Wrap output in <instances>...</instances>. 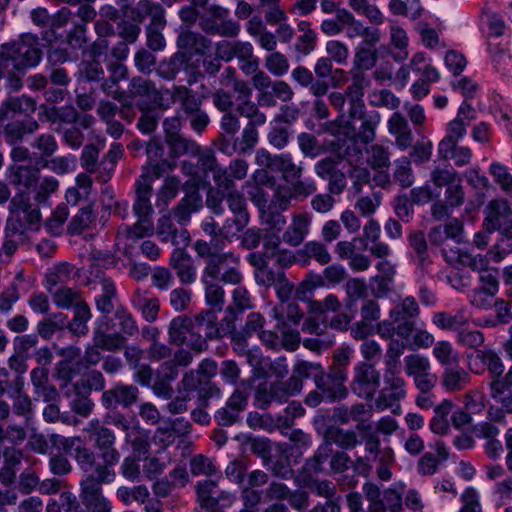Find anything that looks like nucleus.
<instances>
[{
	"label": "nucleus",
	"instance_id": "f257e3e1",
	"mask_svg": "<svg viewBox=\"0 0 512 512\" xmlns=\"http://www.w3.org/2000/svg\"><path fill=\"white\" fill-rule=\"evenodd\" d=\"M83 432L87 434L88 439L99 450L101 462L98 463L94 471H98L99 476L106 480L116 478L114 466L120 460V453L115 448L116 436L114 432L98 419L90 420L83 428Z\"/></svg>",
	"mask_w": 512,
	"mask_h": 512
},
{
	"label": "nucleus",
	"instance_id": "f03ea898",
	"mask_svg": "<svg viewBox=\"0 0 512 512\" xmlns=\"http://www.w3.org/2000/svg\"><path fill=\"white\" fill-rule=\"evenodd\" d=\"M39 38L32 33H23L18 39L0 46V59L12 65L19 73L36 67L42 58Z\"/></svg>",
	"mask_w": 512,
	"mask_h": 512
},
{
	"label": "nucleus",
	"instance_id": "7ed1b4c3",
	"mask_svg": "<svg viewBox=\"0 0 512 512\" xmlns=\"http://www.w3.org/2000/svg\"><path fill=\"white\" fill-rule=\"evenodd\" d=\"M240 263V256L233 252L218 253L206 260L201 275L224 284L238 285L243 279Z\"/></svg>",
	"mask_w": 512,
	"mask_h": 512
},
{
	"label": "nucleus",
	"instance_id": "20e7f679",
	"mask_svg": "<svg viewBox=\"0 0 512 512\" xmlns=\"http://www.w3.org/2000/svg\"><path fill=\"white\" fill-rule=\"evenodd\" d=\"M166 161L149 164L143 167L142 174L138 177L135 183L136 198L133 204V211L137 217H151L153 214V207L151 203L152 183L160 178L164 172L163 167Z\"/></svg>",
	"mask_w": 512,
	"mask_h": 512
},
{
	"label": "nucleus",
	"instance_id": "39448f33",
	"mask_svg": "<svg viewBox=\"0 0 512 512\" xmlns=\"http://www.w3.org/2000/svg\"><path fill=\"white\" fill-rule=\"evenodd\" d=\"M384 387L379 391L374 400V408L377 411L392 409L394 414L400 413V401L406 395V381L400 375V370H384Z\"/></svg>",
	"mask_w": 512,
	"mask_h": 512
},
{
	"label": "nucleus",
	"instance_id": "423d86ee",
	"mask_svg": "<svg viewBox=\"0 0 512 512\" xmlns=\"http://www.w3.org/2000/svg\"><path fill=\"white\" fill-rule=\"evenodd\" d=\"M115 480L103 479L98 471L85 475L80 482V499L85 512H111L110 502L102 494V485Z\"/></svg>",
	"mask_w": 512,
	"mask_h": 512
},
{
	"label": "nucleus",
	"instance_id": "0eeeda50",
	"mask_svg": "<svg viewBox=\"0 0 512 512\" xmlns=\"http://www.w3.org/2000/svg\"><path fill=\"white\" fill-rule=\"evenodd\" d=\"M381 374L373 364L359 362L354 366L351 391L361 399L371 400L380 387Z\"/></svg>",
	"mask_w": 512,
	"mask_h": 512
},
{
	"label": "nucleus",
	"instance_id": "6e6552de",
	"mask_svg": "<svg viewBox=\"0 0 512 512\" xmlns=\"http://www.w3.org/2000/svg\"><path fill=\"white\" fill-rule=\"evenodd\" d=\"M404 369L420 392H429L435 387L437 376L431 372V363L427 357L420 354L405 356Z\"/></svg>",
	"mask_w": 512,
	"mask_h": 512
},
{
	"label": "nucleus",
	"instance_id": "1a4fd4ad",
	"mask_svg": "<svg viewBox=\"0 0 512 512\" xmlns=\"http://www.w3.org/2000/svg\"><path fill=\"white\" fill-rule=\"evenodd\" d=\"M346 380L347 371L342 368L331 369L330 372L322 371L315 375V386L326 400L334 402L347 397Z\"/></svg>",
	"mask_w": 512,
	"mask_h": 512
},
{
	"label": "nucleus",
	"instance_id": "9d476101",
	"mask_svg": "<svg viewBox=\"0 0 512 512\" xmlns=\"http://www.w3.org/2000/svg\"><path fill=\"white\" fill-rule=\"evenodd\" d=\"M486 217L484 227L488 232L501 231L508 238H512V209L503 199L492 200L485 208Z\"/></svg>",
	"mask_w": 512,
	"mask_h": 512
},
{
	"label": "nucleus",
	"instance_id": "9b49d317",
	"mask_svg": "<svg viewBox=\"0 0 512 512\" xmlns=\"http://www.w3.org/2000/svg\"><path fill=\"white\" fill-rule=\"evenodd\" d=\"M10 210L15 217L8 221H19L21 233H24L25 229L36 230L39 228L41 219L39 208L29 203L28 197L24 194L16 195L11 200Z\"/></svg>",
	"mask_w": 512,
	"mask_h": 512
},
{
	"label": "nucleus",
	"instance_id": "f8f14e48",
	"mask_svg": "<svg viewBox=\"0 0 512 512\" xmlns=\"http://www.w3.org/2000/svg\"><path fill=\"white\" fill-rule=\"evenodd\" d=\"M138 397L139 389L135 385L118 382L103 392L101 404L107 409L128 408L137 402Z\"/></svg>",
	"mask_w": 512,
	"mask_h": 512
},
{
	"label": "nucleus",
	"instance_id": "ddd939ff",
	"mask_svg": "<svg viewBox=\"0 0 512 512\" xmlns=\"http://www.w3.org/2000/svg\"><path fill=\"white\" fill-rule=\"evenodd\" d=\"M372 416V408L364 403H356L351 407L340 405L333 408L332 419L341 425H346L351 421L357 423V429L363 431L370 428L364 422Z\"/></svg>",
	"mask_w": 512,
	"mask_h": 512
},
{
	"label": "nucleus",
	"instance_id": "4468645a",
	"mask_svg": "<svg viewBox=\"0 0 512 512\" xmlns=\"http://www.w3.org/2000/svg\"><path fill=\"white\" fill-rule=\"evenodd\" d=\"M155 232L162 242H171L175 246L185 247L190 241V234L187 229L177 228L170 212L158 219Z\"/></svg>",
	"mask_w": 512,
	"mask_h": 512
},
{
	"label": "nucleus",
	"instance_id": "2eb2a0df",
	"mask_svg": "<svg viewBox=\"0 0 512 512\" xmlns=\"http://www.w3.org/2000/svg\"><path fill=\"white\" fill-rule=\"evenodd\" d=\"M217 320L218 317L214 310H203L193 319L195 327L209 340L221 338L235 330L232 322H228L226 327H222L218 326Z\"/></svg>",
	"mask_w": 512,
	"mask_h": 512
},
{
	"label": "nucleus",
	"instance_id": "dca6fc26",
	"mask_svg": "<svg viewBox=\"0 0 512 512\" xmlns=\"http://www.w3.org/2000/svg\"><path fill=\"white\" fill-rule=\"evenodd\" d=\"M224 189L226 192L223 193V199L234 216L232 223L235 225L237 231H242L249 222L245 197L241 192L235 189L234 184L231 188Z\"/></svg>",
	"mask_w": 512,
	"mask_h": 512
},
{
	"label": "nucleus",
	"instance_id": "f3484780",
	"mask_svg": "<svg viewBox=\"0 0 512 512\" xmlns=\"http://www.w3.org/2000/svg\"><path fill=\"white\" fill-rule=\"evenodd\" d=\"M197 500L201 508H215L221 500L231 501L233 496L219 489L216 480L206 479L196 484Z\"/></svg>",
	"mask_w": 512,
	"mask_h": 512
},
{
	"label": "nucleus",
	"instance_id": "a211bd4d",
	"mask_svg": "<svg viewBox=\"0 0 512 512\" xmlns=\"http://www.w3.org/2000/svg\"><path fill=\"white\" fill-rule=\"evenodd\" d=\"M170 266L175 271L180 283L190 285L196 281L197 269L194 260L183 249L173 250L170 257Z\"/></svg>",
	"mask_w": 512,
	"mask_h": 512
},
{
	"label": "nucleus",
	"instance_id": "6ab92c4d",
	"mask_svg": "<svg viewBox=\"0 0 512 512\" xmlns=\"http://www.w3.org/2000/svg\"><path fill=\"white\" fill-rule=\"evenodd\" d=\"M203 206L202 197L197 189L190 191L169 211L180 226H186L193 213L198 212Z\"/></svg>",
	"mask_w": 512,
	"mask_h": 512
},
{
	"label": "nucleus",
	"instance_id": "aec40b11",
	"mask_svg": "<svg viewBox=\"0 0 512 512\" xmlns=\"http://www.w3.org/2000/svg\"><path fill=\"white\" fill-rule=\"evenodd\" d=\"M388 131L395 137V145L406 150L413 143L414 137L407 119L399 112H394L388 120Z\"/></svg>",
	"mask_w": 512,
	"mask_h": 512
},
{
	"label": "nucleus",
	"instance_id": "412c9836",
	"mask_svg": "<svg viewBox=\"0 0 512 512\" xmlns=\"http://www.w3.org/2000/svg\"><path fill=\"white\" fill-rule=\"evenodd\" d=\"M470 368L475 373L479 370H474L473 365H478V362L486 366L492 380L502 376L504 372V364L499 355L492 349H477L474 355L470 356Z\"/></svg>",
	"mask_w": 512,
	"mask_h": 512
},
{
	"label": "nucleus",
	"instance_id": "4be33fe9",
	"mask_svg": "<svg viewBox=\"0 0 512 512\" xmlns=\"http://www.w3.org/2000/svg\"><path fill=\"white\" fill-rule=\"evenodd\" d=\"M13 392L10 395L12 400L11 414L28 418L33 411L31 398L24 392V377L16 376L12 382Z\"/></svg>",
	"mask_w": 512,
	"mask_h": 512
},
{
	"label": "nucleus",
	"instance_id": "5701e85b",
	"mask_svg": "<svg viewBox=\"0 0 512 512\" xmlns=\"http://www.w3.org/2000/svg\"><path fill=\"white\" fill-rule=\"evenodd\" d=\"M432 323L441 330L455 331L457 334L469 324V316L465 309L454 312H437L432 317Z\"/></svg>",
	"mask_w": 512,
	"mask_h": 512
},
{
	"label": "nucleus",
	"instance_id": "b1692460",
	"mask_svg": "<svg viewBox=\"0 0 512 512\" xmlns=\"http://www.w3.org/2000/svg\"><path fill=\"white\" fill-rule=\"evenodd\" d=\"M442 254L447 263L451 265L460 264L470 267L472 270L478 271L479 273L487 270L486 267L488 265V260L480 254L473 256L472 254L466 251H461L458 248L456 250L450 249L449 251L443 249Z\"/></svg>",
	"mask_w": 512,
	"mask_h": 512
},
{
	"label": "nucleus",
	"instance_id": "393cba45",
	"mask_svg": "<svg viewBox=\"0 0 512 512\" xmlns=\"http://www.w3.org/2000/svg\"><path fill=\"white\" fill-rule=\"evenodd\" d=\"M198 165L205 173L212 172L213 180L219 188H231L233 186L227 169L217 164L216 158L211 152L201 154L198 158Z\"/></svg>",
	"mask_w": 512,
	"mask_h": 512
},
{
	"label": "nucleus",
	"instance_id": "a878e982",
	"mask_svg": "<svg viewBox=\"0 0 512 512\" xmlns=\"http://www.w3.org/2000/svg\"><path fill=\"white\" fill-rule=\"evenodd\" d=\"M311 218L307 213L296 214L283 234V241L291 246L300 245L309 232Z\"/></svg>",
	"mask_w": 512,
	"mask_h": 512
},
{
	"label": "nucleus",
	"instance_id": "bb28decb",
	"mask_svg": "<svg viewBox=\"0 0 512 512\" xmlns=\"http://www.w3.org/2000/svg\"><path fill=\"white\" fill-rule=\"evenodd\" d=\"M195 323L187 315H178L174 317L168 326V341L172 345L182 347L185 344L186 337L193 330Z\"/></svg>",
	"mask_w": 512,
	"mask_h": 512
},
{
	"label": "nucleus",
	"instance_id": "cd10ccee",
	"mask_svg": "<svg viewBox=\"0 0 512 512\" xmlns=\"http://www.w3.org/2000/svg\"><path fill=\"white\" fill-rule=\"evenodd\" d=\"M257 284L265 287H275L279 292L285 291L289 293L292 286L288 282L284 271L273 270L269 264L260 271L254 272Z\"/></svg>",
	"mask_w": 512,
	"mask_h": 512
},
{
	"label": "nucleus",
	"instance_id": "c85d7f7f",
	"mask_svg": "<svg viewBox=\"0 0 512 512\" xmlns=\"http://www.w3.org/2000/svg\"><path fill=\"white\" fill-rule=\"evenodd\" d=\"M378 25L365 26L362 21L354 19L350 24L344 26L346 37L354 39L362 37V41L368 44H378L381 40L382 33Z\"/></svg>",
	"mask_w": 512,
	"mask_h": 512
},
{
	"label": "nucleus",
	"instance_id": "c756f323",
	"mask_svg": "<svg viewBox=\"0 0 512 512\" xmlns=\"http://www.w3.org/2000/svg\"><path fill=\"white\" fill-rule=\"evenodd\" d=\"M177 45L190 54L202 55L210 48L211 42L197 32L184 30L177 38Z\"/></svg>",
	"mask_w": 512,
	"mask_h": 512
},
{
	"label": "nucleus",
	"instance_id": "7c9ffc66",
	"mask_svg": "<svg viewBox=\"0 0 512 512\" xmlns=\"http://www.w3.org/2000/svg\"><path fill=\"white\" fill-rule=\"evenodd\" d=\"M470 381L469 373L458 364L455 367L446 368L441 377V384L448 392L463 390Z\"/></svg>",
	"mask_w": 512,
	"mask_h": 512
},
{
	"label": "nucleus",
	"instance_id": "2f4dec72",
	"mask_svg": "<svg viewBox=\"0 0 512 512\" xmlns=\"http://www.w3.org/2000/svg\"><path fill=\"white\" fill-rule=\"evenodd\" d=\"M377 44L360 42L355 49L352 70L364 71L372 69L378 60L377 51L374 47Z\"/></svg>",
	"mask_w": 512,
	"mask_h": 512
},
{
	"label": "nucleus",
	"instance_id": "473e14b6",
	"mask_svg": "<svg viewBox=\"0 0 512 512\" xmlns=\"http://www.w3.org/2000/svg\"><path fill=\"white\" fill-rule=\"evenodd\" d=\"M364 442L365 456H359L355 460V469L361 473L371 470L372 463L376 460L380 448V440L375 434L366 435Z\"/></svg>",
	"mask_w": 512,
	"mask_h": 512
},
{
	"label": "nucleus",
	"instance_id": "72a5a7b5",
	"mask_svg": "<svg viewBox=\"0 0 512 512\" xmlns=\"http://www.w3.org/2000/svg\"><path fill=\"white\" fill-rule=\"evenodd\" d=\"M201 283L204 286L205 301L207 305L221 311L225 303V291L220 282L201 275Z\"/></svg>",
	"mask_w": 512,
	"mask_h": 512
},
{
	"label": "nucleus",
	"instance_id": "f704fd0d",
	"mask_svg": "<svg viewBox=\"0 0 512 512\" xmlns=\"http://www.w3.org/2000/svg\"><path fill=\"white\" fill-rule=\"evenodd\" d=\"M453 403L449 400H443L439 405L434 407V416L429 426L433 433L445 435L450 430L449 415L452 411Z\"/></svg>",
	"mask_w": 512,
	"mask_h": 512
},
{
	"label": "nucleus",
	"instance_id": "c9c22d12",
	"mask_svg": "<svg viewBox=\"0 0 512 512\" xmlns=\"http://www.w3.org/2000/svg\"><path fill=\"white\" fill-rule=\"evenodd\" d=\"M419 313L420 308L416 299L413 296H407L391 308L389 317L394 322H400L401 320H414Z\"/></svg>",
	"mask_w": 512,
	"mask_h": 512
},
{
	"label": "nucleus",
	"instance_id": "e433bc0d",
	"mask_svg": "<svg viewBox=\"0 0 512 512\" xmlns=\"http://www.w3.org/2000/svg\"><path fill=\"white\" fill-rule=\"evenodd\" d=\"M392 181L402 188H409L415 181L411 160L402 156L393 162Z\"/></svg>",
	"mask_w": 512,
	"mask_h": 512
},
{
	"label": "nucleus",
	"instance_id": "4c0bfd02",
	"mask_svg": "<svg viewBox=\"0 0 512 512\" xmlns=\"http://www.w3.org/2000/svg\"><path fill=\"white\" fill-rule=\"evenodd\" d=\"M467 123L455 118L447 124V135L439 142L438 151L446 152L450 147H454L465 135Z\"/></svg>",
	"mask_w": 512,
	"mask_h": 512
},
{
	"label": "nucleus",
	"instance_id": "58836bf2",
	"mask_svg": "<svg viewBox=\"0 0 512 512\" xmlns=\"http://www.w3.org/2000/svg\"><path fill=\"white\" fill-rule=\"evenodd\" d=\"M348 5L356 14L366 17L371 25H382L385 22L383 12L368 0H348Z\"/></svg>",
	"mask_w": 512,
	"mask_h": 512
},
{
	"label": "nucleus",
	"instance_id": "ea45409f",
	"mask_svg": "<svg viewBox=\"0 0 512 512\" xmlns=\"http://www.w3.org/2000/svg\"><path fill=\"white\" fill-rule=\"evenodd\" d=\"M494 68L504 76L512 77V55L501 44H489Z\"/></svg>",
	"mask_w": 512,
	"mask_h": 512
},
{
	"label": "nucleus",
	"instance_id": "a19ab883",
	"mask_svg": "<svg viewBox=\"0 0 512 512\" xmlns=\"http://www.w3.org/2000/svg\"><path fill=\"white\" fill-rule=\"evenodd\" d=\"M22 234L19 221H7L5 237L0 249V258L2 262H8L11 256L15 253L18 244L14 240V236Z\"/></svg>",
	"mask_w": 512,
	"mask_h": 512
},
{
	"label": "nucleus",
	"instance_id": "79ce46f5",
	"mask_svg": "<svg viewBox=\"0 0 512 512\" xmlns=\"http://www.w3.org/2000/svg\"><path fill=\"white\" fill-rule=\"evenodd\" d=\"M180 188V180L175 177H167L163 185L157 191L155 206L160 210H165L169 203L178 195Z\"/></svg>",
	"mask_w": 512,
	"mask_h": 512
},
{
	"label": "nucleus",
	"instance_id": "37998d69",
	"mask_svg": "<svg viewBox=\"0 0 512 512\" xmlns=\"http://www.w3.org/2000/svg\"><path fill=\"white\" fill-rule=\"evenodd\" d=\"M388 8L392 15L405 16L412 20L419 19L424 12L421 0H397L388 4Z\"/></svg>",
	"mask_w": 512,
	"mask_h": 512
},
{
	"label": "nucleus",
	"instance_id": "c03bdc74",
	"mask_svg": "<svg viewBox=\"0 0 512 512\" xmlns=\"http://www.w3.org/2000/svg\"><path fill=\"white\" fill-rule=\"evenodd\" d=\"M409 38L407 32L398 25L390 27V45L397 50L393 54V58L397 62H403L408 58Z\"/></svg>",
	"mask_w": 512,
	"mask_h": 512
},
{
	"label": "nucleus",
	"instance_id": "a18cd8bd",
	"mask_svg": "<svg viewBox=\"0 0 512 512\" xmlns=\"http://www.w3.org/2000/svg\"><path fill=\"white\" fill-rule=\"evenodd\" d=\"M73 273V265L69 263H60L50 269L46 274L44 286L50 293H52V289L54 287L69 281Z\"/></svg>",
	"mask_w": 512,
	"mask_h": 512
},
{
	"label": "nucleus",
	"instance_id": "49530a36",
	"mask_svg": "<svg viewBox=\"0 0 512 512\" xmlns=\"http://www.w3.org/2000/svg\"><path fill=\"white\" fill-rule=\"evenodd\" d=\"M101 294L95 299L97 310L108 315L114 309L113 300L116 298V287L112 280L102 279L100 282Z\"/></svg>",
	"mask_w": 512,
	"mask_h": 512
},
{
	"label": "nucleus",
	"instance_id": "de8ad7c7",
	"mask_svg": "<svg viewBox=\"0 0 512 512\" xmlns=\"http://www.w3.org/2000/svg\"><path fill=\"white\" fill-rule=\"evenodd\" d=\"M212 15L219 19L218 28L215 30L216 35L222 37H235L240 32V25L232 19H225L228 10L222 7L214 6L211 8Z\"/></svg>",
	"mask_w": 512,
	"mask_h": 512
},
{
	"label": "nucleus",
	"instance_id": "09e8293b",
	"mask_svg": "<svg viewBox=\"0 0 512 512\" xmlns=\"http://www.w3.org/2000/svg\"><path fill=\"white\" fill-rule=\"evenodd\" d=\"M36 110V102L27 96L14 98L0 107V123L7 117L8 112L29 115Z\"/></svg>",
	"mask_w": 512,
	"mask_h": 512
},
{
	"label": "nucleus",
	"instance_id": "8fccbe9b",
	"mask_svg": "<svg viewBox=\"0 0 512 512\" xmlns=\"http://www.w3.org/2000/svg\"><path fill=\"white\" fill-rule=\"evenodd\" d=\"M39 180V170L30 166H16L13 168L12 183L19 189H30Z\"/></svg>",
	"mask_w": 512,
	"mask_h": 512
},
{
	"label": "nucleus",
	"instance_id": "3c124183",
	"mask_svg": "<svg viewBox=\"0 0 512 512\" xmlns=\"http://www.w3.org/2000/svg\"><path fill=\"white\" fill-rule=\"evenodd\" d=\"M90 307L85 304H80L74 309V317L68 323L67 329L76 336H84L88 333L87 322L91 319Z\"/></svg>",
	"mask_w": 512,
	"mask_h": 512
},
{
	"label": "nucleus",
	"instance_id": "603ef678",
	"mask_svg": "<svg viewBox=\"0 0 512 512\" xmlns=\"http://www.w3.org/2000/svg\"><path fill=\"white\" fill-rule=\"evenodd\" d=\"M134 308L142 312L143 318L148 322H153L157 319L160 302L157 298H148L141 293H136L132 298Z\"/></svg>",
	"mask_w": 512,
	"mask_h": 512
},
{
	"label": "nucleus",
	"instance_id": "864d4df0",
	"mask_svg": "<svg viewBox=\"0 0 512 512\" xmlns=\"http://www.w3.org/2000/svg\"><path fill=\"white\" fill-rule=\"evenodd\" d=\"M52 299L55 305L61 309H76V306L85 304L78 291L68 287H60L55 292H52Z\"/></svg>",
	"mask_w": 512,
	"mask_h": 512
},
{
	"label": "nucleus",
	"instance_id": "5fc2aeb1",
	"mask_svg": "<svg viewBox=\"0 0 512 512\" xmlns=\"http://www.w3.org/2000/svg\"><path fill=\"white\" fill-rule=\"evenodd\" d=\"M460 179L459 174L452 167L435 166L430 173V181L435 189L441 191L443 187L455 184Z\"/></svg>",
	"mask_w": 512,
	"mask_h": 512
},
{
	"label": "nucleus",
	"instance_id": "6e6d98bb",
	"mask_svg": "<svg viewBox=\"0 0 512 512\" xmlns=\"http://www.w3.org/2000/svg\"><path fill=\"white\" fill-rule=\"evenodd\" d=\"M432 354L443 366L457 365L460 358L453 345L449 341L444 340L435 343Z\"/></svg>",
	"mask_w": 512,
	"mask_h": 512
},
{
	"label": "nucleus",
	"instance_id": "4d7b16f0",
	"mask_svg": "<svg viewBox=\"0 0 512 512\" xmlns=\"http://www.w3.org/2000/svg\"><path fill=\"white\" fill-rule=\"evenodd\" d=\"M361 125L355 137L361 143L367 144L372 142L376 137V128L380 123V115L377 112L368 114L366 117L360 119Z\"/></svg>",
	"mask_w": 512,
	"mask_h": 512
},
{
	"label": "nucleus",
	"instance_id": "13d9d810",
	"mask_svg": "<svg viewBox=\"0 0 512 512\" xmlns=\"http://www.w3.org/2000/svg\"><path fill=\"white\" fill-rule=\"evenodd\" d=\"M8 420L0 419V445L5 442L11 444V447L20 445L26 439V430L19 424H9L6 427L3 425Z\"/></svg>",
	"mask_w": 512,
	"mask_h": 512
},
{
	"label": "nucleus",
	"instance_id": "bf43d9fd",
	"mask_svg": "<svg viewBox=\"0 0 512 512\" xmlns=\"http://www.w3.org/2000/svg\"><path fill=\"white\" fill-rule=\"evenodd\" d=\"M125 440L138 455L148 454L150 449L149 433L139 425L125 435Z\"/></svg>",
	"mask_w": 512,
	"mask_h": 512
},
{
	"label": "nucleus",
	"instance_id": "052dcab7",
	"mask_svg": "<svg viewBox=\"0 0 512 512\" xmlns=\"http://www.w3.org/2000/svg\"><path fill=\"white\" fill-rule=\"evenodd\" d=\"M352 82L347 87L345 96L348 101L363 100L364 90L370 85V79L362 71L351 70Z\"/></svg>",
	"mask_w": 512,
	"mask_h": 512
},
{
	"label": "nucleus",
	"instance_id": "680f3d73",
	"mask_svg": "<svg viewBox=\"0 0 512 512\" xmlns=\"http://www.w3.org/2000/svg\"><path fill=\"white\" fill-rule=\"evenodd\" d=\"M95 220V215L91 207H85L78 211L68 224L67 231L71 235L81 234L89 229Z\"/></svg>",
	"mask_w": 512,
	"mask_h": 512
},
{
	"label": "nucleus",
	"instance_id": "e2e57ef3",
	"mask_svg": "<svg viewBox=\"0 0 512 512\" xmlns=\"http://www.w3.org/2000/svg\"><path fill=\"white\" fill-rule=\"evenodd\" d=\"M259 134L252 125H246L241 133V137L234 141V150L239 154L249 153L258 143Z\"/></svg>",
	"mask_w": 512,
	"mask_h": 512
},
{
	"label": "nucleus",
	"instance_id": "0e129e2a",
	"mask_svg": "<svg viewBox=\"0 0 512 512\" xmlns=\"http://www.w3.org/2000/svg\"><path fill=\"white\" fill-rule=\"evenodd\" d=\"M176 98L188 116L201 110L200 98L185 86L177 87Z\"/></svg>",
	"mask_w": 512,
	"mask_h": 512
},
{
	"label": "nucleus",
	"instance_id": "69168bd1",
	"mask_svg": "<svg viewBox=\"0 0 512 512\" xmlns=\"http://www.w3.org/2000/svg\"><path fill=\"white\" fill-rule=\"evenodd\" d=\"M368 163L373 169L388 168L390 165L389 148L374 144L367 150Z\"/></svg>",
	"mask_w": 512,
	"mask_h": 512
},
{
	"label": "nucleus",
	"instance_id": "338daca9",
	"mask_svg": "<svg viewBox=\"0 0 512 512\" xmlns=\"http://www.w3.org/2000/svg\"><path fill=\"white\" fill-rule=\"evenodd\" d=\"M69 215L68 207L65 204L58 205L51 217L45 222L47 231L53 236H59L63 231V225Z\"/></svg>",
	"mask_w": 512,
	"mask_h": 512
},
{
	"label": "nucleus",
	"instance_id": "774afa93",
	"mask_svg": "<svg viewBox=\"0 0 512 512\" xmlns=\"http://www.w3.org/2000/svg\"><path fill=\"white\" fill-rule=\"evenodd\" d=\"M74 452L76 463L86 473L85 475L92 473L98 465L95 453L84 445L76 446Z\"/></svg>",
	"mask_w": 512,
	"mask_h": 512
}]
</instances>
